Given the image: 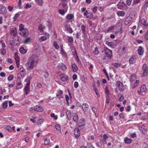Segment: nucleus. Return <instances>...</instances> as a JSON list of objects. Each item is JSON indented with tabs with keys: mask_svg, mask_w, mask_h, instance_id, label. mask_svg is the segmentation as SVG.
<instances>
[{
	"mask_svg": "<svg viewBox=\"0 0 148 148\" xmlns=\"http://www.w3.org/2000/svg\"><path fill=\"white\" fill-rule=\"evenodd\" d=\"M38 57L36 55H32L28 59L26 64V69L30 70L37 65L38 62Z\"/></svg>",
	"mask_w": 148,
	"mask_h": 148,
	"instance_id": "obj_1",
	"label": "nucleus"
},
{
	"mask_svg": "<svg viewBox=\"0 0 148 148\" xmlns=\"http://www.w3.org/2000/svg\"><path fill=\"white\" fill-rule=\"evenodd\" d=\"M105 53L108 59H111L112 56V52L110 49H108L107 47H104Z\"/></svg>",
	"mask_w": 148,
	"mask_h": 148,
	"instance_id": "obj_2",
	"label": "nucleus"
},
{
	"mask_svg": "<svg viewBox=\"0 0 148 148\" xmlns=\"http://www.w3.org/2000/svg\"><path fill=\"white\" fill-rule=\"evenodd\" d=\"M126 4L123 1L120 0L117 5V8L119 9H122L126 6Z\"/></svg>",
	"mask_w": 148,
	"mask_h": 148,
	"instance_id": "obj_3",
	"label": "nucleus"
},
{
	"mask_svg": "<svg viewBox=\"0 0 148 148\" xmlns=\"http://www.w3.org/2000/svg\"><path fill=\"white\" fill-rule=\"evenodd\" d=\"M65 26L66 30L70 34H71L73 32V30L70 27L69 24H68V22H66L65 23Z\"/></svg>",
	"mask_w": 148,
	"mask_h": 148,
	"instance_id": "obj_4",
	"label": "nucleus"
},
{
	"mask_svg": "<svg viewBox=\"0 0 148 148\" xmlns=\"http://www.w3.org/2000/svg\"><path fill=\"white\" fill-rule=\"evenodd\" d=\"M116 86L120 91H123L124 89V87L120 81H118L116 82Z\"/></svg>",
	"mask_w": 148,
	"mask_h": 148,
	"instance_id": "obj_5",
	"label": "nucleus"
},
{
	"mask_svg": "<svg viewBox=\"0 0 148 148\" xmlns=\"http://www.w3.org/2000/svg\"><path fill=\"white\" fill-rule=\"evenodd\" d=\"M21 78L20 77H17V86H16V88L17 89L20 88L23 86V84L21 82Z\"/></svg>",
	"mask_w": 148,
	"mask_h": 148,
	"instance_id": "obj_6",
	"label": "nucleus"
},
{
	"mask_svg": "<svg viewBox=\"0 0 148 148\" xmlns=\"http://www.w3.org/2000/svg\"><path fill=\"white\" fill-rule=\"evenodd\" d=\"M7 10L6 8L4 6L0 4V14H5Z\"/></svg>",
	"mask_w": 148,
	"mask_h": 148,
	"instance_id": "obj_7",
	"label": "nucleus"
},
{
	"mask_svg": "<svg viewBox=\"0 0 148 148\" xmlns=\"http://www.w3.org/2000/svg\"><path fill=\"white\" fill-rule=\"evenodd\" d=\"M22 32L20 33L21 35L23 36H27L29 34L28 31L26 29L22 30Z\"/></svg>",
	"mask_w": 148,
	"mask_h": 148,
	"instance_id": "obj_8",
	"label": "nucleus"
},
{
	"mask_svg": "<svg viewBox=\"0 0 148 148\" xmlns=\"http://www.w3.org/2000/svg\"><path fill=\"white\" fill-rule=\"evenodd\" d=\"M74 134L76 138H78L79 137L80 134V132L78 128H77L75 129Z\"/></svg>",
	"mask_w": 148,
	"mask_h": 148,
	"instance_id": "obj_9",
	"label": "nucleus"
},
{
	"mask_svg": "<svg viewBox=\"0 0 148 148\" xmlns=\"http://www.w3.org/2000/svg\"><path fill=\"white\" fill-rule=\"evenodd\" d=\"M136 56L135 55L133 56L132 57L130 58L129 60V62L130 64H132L136 62Z\"/></svg>",
	"mask_w": 148,
	"mask_h": 148,
	"instance_id": "obj_10",
	"label": "nucleus"
},
{
	"mask_svg": "<svg viewBox=\"0 0 148 148\" xmlns=\"http://www.w3.org/2000/svg\"><path fill=\"white\" fill-rule=\"evenodd\" d=\"M106 44L112 48H114L116 47V44L113 42H109L108 41H106Z\"/></svg>",
	"mask_w": 148,
	"mask_h": 148,
	"instance_id": "obj_11",
	"label": "nucleus"
},
{
	"mask_svg": "<svg viewBox=\"0 0 148 148\" xmlns=\"http://www.w3.org/2000/svg\"><path fill=\"white\" fill-rule=\"evenodd\" d=\"M34 110L38 112H41L43 111V109L41 107L38 106H36V107L34 108Z\"/></svg>",
	"mask_w": 148,
	"mask_h": 148,
	"instance_id": "obj_12",
	"label": "nucleus"
},
{
	"mask_svg": "<svg viewBox=\"0 0 148 148\" xmlns=\"http://www.w3.org/2000/svg\"><path fill=\"white\" fill-rule=\"evenodd\" d=\"M85 121L84 119H80L77 124V126L82 125H85Z\"/></svg>",
	"mask_w": 148,
	"mask_h": 148,
	"instance_id": "obj_13",
	"label": "nucleus"
},
{
	"mask_svg": "<svg viewBox=\"0 0 148 148\" xmlns=\"http://www.w3.org/2000/svg\"><path fill=\"white\" fill-rule=\"evenodd\" d=\"M83 110L84 111H87L88 109V106L86 103H84L82 105Z\"/></svg>",
	"mask_w": 148,
	"mask_h": 148,
	"instance_id": "obj_14",
	"label": "nucleus"
},
{
	"mask_svg": "<svg viewBox=\"0 0 148 148\" xmlns=\"http://www.w3.org/2000/svg\"><path fill=\"white\" fill-rule=\"evenodd\" d=\"M29 83H27L26 84V86L24 88V90L25 91V94L27 95L28 93V92L29 91Z\"/></svg>",
	"mask_w": 148,
	"mask_h": 148,
	"instance_id": "obj_15",
	"label": "nucleus"
},
{
	"mask_svg": "<svg viewBox=\"0 0 148 148\" xmlns=\"http://www.w3.org/2000/svg\"><path fill=\"white\" fill-rule=\"evenodd\" d=\"M117 26H119V28L117 30L115 31L114 34H115L119 33L121 31L122 29V25L121 23H118L117 24Z\"/></svg>",
	"mask_w": 148,
	"mask_h": 148,
	"instance_id": "obj_16",
	"label": "nucleus"
},
{
	"mask_svg": "<svg viewBox=\"0 0 148 148\" xmlns=\"http://www.w3.org/2000/svg\"><path fill=\"white\" fill-rule=\"evenodd\" d=\"M117 24L113 26H111L108 28V29L107 31V32H112V31L114 29V27H117Z\"/></svg>",
	"mask_w": 148,
	"mask_h": 148,
	"instance_id": "obj_17",
	"label": "nucleus"
},
{
	"mask_svg": "<svg viewBox=\"0 0 148 148\" xmlns=\"http://www.w3.org/2000/svg\"><path fill=\"white\" fill-rule=\"evenodd\" d=\"M138 53L139 55H141L143 54L144 53V49L140 46L139 47L138 50Z\"/></svg>",
	"mask_w": 148,
	"mask_h": 148,
	"instance_id": "obj_18",
	"label": "nucleus"
},
{
	"mask_svg": "<svg viewBox=\"0 0 148 148\" xmlns=\"http://www.w3.org/2000/svg\"><path fill=\"white\" fill-rule=\"evenodd\" d=\"M124 141L125 143L130 144L131 143L132 140L131 138H129L127 137H126L124 138Z\"/></svg>",
	"mask_w": 148,
	"mask_h": 148,
	"instance_id": "obj_19",
	"label": "nucleus"
},
{
	"mask_svg": "<svg viewBox=\"0 0 148 148\" xmlns=\"http://www.w3.org/2000/svg\"><path fill=\"white\" fill-rule=\"evenodd\" d=\"M59 68L62 70H65L66 69V66L62 63L59 64L58 65Z\"/></svg>",
	"mask_w": 148,
	"mask_h": 148,
	"instance_id": "obj_20",
	"label": "nucleus"
},
{
	"mask_svg": "<svg viewBox=\"0 0 148 148\" xmlns=\"http://www.w3.org/2000/svg\"><path fill=\"white\" fill-rule=\"evenodd\" d=\"M118 16H124L125 15V13L123 11H119L116 13Z\"/></svg>",
	"mask_w": 148,
	"mask_h": 148,
	"instance_id": "obj_21",
	"label": "nucleus"
},
{
	"mask_svg": "<svg viewBox=\"0 0 148 148\" xmlns=\"http://www.w3.org/2000/svg\"><path fill=\"white\" fill-rule=\"evenodd\" d=\"M71 66L73 69V72H75L77 71L78 68L75 63L72 64L71 65Z\"/></svg>",
	"mask_w": 148,
	"mask_h": 148,
	"instance_id": "obj_22",
	"label": "nucleus"
},
{
	"mask_svg": "<svg viewBox=\"0 0 148 148\" xmlns=\"http://www.w3.org/2000/svg\"><path fill=\"white\" fill-rule=\"evenodd\" d=\"M19 51L21 53L24 54L26 53L27 50L26 49H24V47H21L20 48Z\"/></svg>",
	"mask_w": 148,
	"mask_h": 148,
	"instance_id": "obj_23",
	"label": "nucleus"
},
{
	"mask_svg": "<svg viewBox=\"0 0 148 148\" xmlns=\"http://www.w3.org/2000/svg\"><path fill=\"white\" fill-rule=\"evenodd\" d=\"M68 76L67 75H64L61 78V80L62 81L64 82L68 79Z\"/></svg>",
	"mask_w": 148,
	"mask_h": 148,
	"instance_id": "obj_24",
	"label": "nucleus"
},
{
	"mask_svg": "<svg viewBox=\"0 0 148 148\" xmlns=\"http://www.w3.org/2000/svg\"><path fill=\"white\" fill-rule=\"evenodd\" d=\"M78 117L76 114H75L73 118V121L75 122H77L78 121Z\"/></svg>",
	"mask_w": 148,
	"mask_h": 148,
	"instance_id": "obj_25",
	"label": "nucleus"
},
{
	"mask_svg": "<svg viewBox=\"0 0 148 148\" xmlns=\"http://www.w3.org/2000/svg\"><path fill=\"white\" fill-rule=\"evenodd\" d=\"M66 18L69 20H71L74 17V15L73 14H69L66 16Z\"/></svg>",
	"mask_w": 148,
	"mask_h": 148,
	"instance_id": "obj_26",
	"label": "nucleus"
},
{
	"mask_svg": "<svg viewBox=\"0 0 148 148\" xmlns=\"http://www.w3.org/2000/svg\"><path fill=\"white\" fill-rule=\"evenodd\" d=\"M86 27L84 25H82L81 27V29L82 30L83 34H85L86 33Z\"/></svg>",
	"mask_w": 148,
	"mask_h": 148,
	"instance_id": "obj_27",
	"label": "nucleus"
},
{
	"mask_svg": "<svg viewBox=\"0 0 148 148\" xmlns=\"http://www.w3.org/2000/svg\"><path fill=\"white\" fill-rule=\"evenodd\" d=\"M36 2L40 6L42 5L43 2L42 0H35Z\"/></svg>",
	"mask_w": 148,
	"mask_h": 148,
	"instance_id": "obj_28",
	"label": "nucleus"
},
{
	"mask_svg": "<svg viewBox=\"0 0 148 148\" xmlns=\"http://www.w3.org/2000/svg\"><path fill=\"white\" fill-rule=\"evenodd\" d=\"M143 73L142 74V77H144L146 76L148 73V70L147 69L143 70Z\"/></svg>",
	"mask_w": 148,
	"mask_h": 148,
	"instance_id": "obj_29",
	"label": "nucleus"
},
{
	"mask_svg": "<svg viewBox=\"0 0 148 148\" xmlns=\"http://www.w3.org/2000/svg\"><path fill=\"white\" fill-rule=\"evenodd\" d=\"M146 87L145 85H143L141 87L140 90L142 92H145L146 90Z\"/></svg>",
	"mask_w": 148,
	"mask_h": 148,
	"instance_id": "obj_30",
	"label": "nucleus"
},
{
	"mask_svg": "<svg viewBox=\"0 0 148 148\" xmlns=\"http://www.w3.org/2000/svg\"><path fill=\"white\" fill-rule=\"evenodd\" d=\"M47 39V37L45 36H42L39 38L40 42H42Z\"/></svg>",
	"mask_w": 148,
	"mask_h": 148,
	"instance_id": "obj_31",
	"label": "nucleus"
},
{
	"mask_svg": "<svg viewBox=\"0 0 148 148\" xmlns=\"http://www.w3.org/2000/svg\"><path fill=\"white\" fill-rule=\"evenodd\" d=\"M32 77L31 75H30L29 77H27L25 80V81L27 82V83H29V85H30V81L31 80Z\"/></svg>",
	"mask_w": 148,
	"mask_h": 148,
	"instance_id": "obj_32",
	"label": "nucleus"
},
{
	"mask_svg": "<svg viewBox=\"0 0 148 148\" xmlns=\"http://www.w3.org/2000/svg\"><path fill=\"white\" fill-rule=\"evenodd\" d=\"M8 103L7 101H5L3 103L2 106L4 109L6 108L8 106Z\"/></svg>",
	"mask_w": 148,
	"mask_h": 148,
	"instance_id": "obj_33",
	"label": "nucleus"
},
{
	"mask_svg": "<svg viewBox=\"0 0 148 148\" xmlns=\"http://www.w3.org/2000/svg\"><path fill=\"white\" fill-rule=\"evenodd\" d=\"M54 47L57 49H59V46L56 41H54L53 42Z\"/></svg>",
	"mask_w": 148,
	"mask_h": 148,
	"instance_id": "obj_34",
	"label": "nucleus"
},
{
	"mask_svg": "<svg viewBox=\"0 0 148 148\" xmlns=\"http://www.w3.org/2000/svg\"><path fill=\"white\" fill-rule=\"evenodd\" d=\"M30 42V38H26L24 42V43L25 44H27L29 43Z\"/></svg>",
	"mask_w": 148,
	"mask_h": 148,
	"instance_id": "obj_35",
	"label": "nucleus"
},
{
	"mask_svg": "<svg viewBox=\"0 0 148 148\" xmlns=\"http://www.w3.org/2000/svg\"><path fill=\"white\" fill-rule=\"evenodd\" d=\"M66 115L67 118L69 119V117L70 118L71 115V112L69 110L67 111L66 112Z\"/></svg>",
	"mask_w": 148,
	"mask_h": 148,
	"instance_id": "obj_36",
	"label": "nucleus"
},
{
	"mask_svg": "<svg viewBox=\"0 0 148 148\" xmlns=\"http://www.w3.org/2000/svg\"><path fill=\"white\" fill-rule=\"evenodd\" d=\"M50 140L49 139L46 138L45 139L44 144L45 145H48L49 144Z\"/></svg>",
	"mask_w": 148,
	"mask_h": 148,
	"instance_id": "obj_37",
	"label": "nucleus"
},
{
	"mask_svg": "<svg viewBox=\"0 0 148 148\" xmlns=\"http://www.w3.org/2000/svg\"><path fill=\"white\" fill-rule=\"evenodd\" d=\"M99 53L98 49L97 47H96L93 51V53L95 55H97Z\"/></svg>",
	"mask_w": 148,
	"mask_h": 148,
	"instance_id": "obj_38",
	"label": "nucleus"
},
{
	"mask_svg": "<svg viewBox=\"0 0 148 148\" xmlns=\"http://www.w3.org/2000/svg\"><path fill=\"white\" fill-rule=\"evenodd\" d=\"M136 79V76L134 75H131L130 77V81H133Z\"/></svg>",
	"mask_w": 148,
	"mask_h": 148,
	"instance_id": "obj_39",
	"label": "nucleus"
},
{
	"mask_svg": "<svg viewBox=\"0 0 148 148\" xmlns=\"http://www.w3.org/2000/svg\"><path fill=\"white\" fill-rule=\"evenodd\" d=\"M59 13L62 15H64L66 12L64 11L62 9L60 10L59 11Z\"/></svg>",
	"mask_w": 148,
	"mask_h": 148,
	"instance_id": "obj_40",
	"label": "nucleus"
},
{
	"mask_svg": "<svg viewBox=\"0 0 148 148\" xmlns=\"http://www.w3.org/2000/svg\"><path fill=\"white\" fill-rule=\"evenodd\" d=\"M44 76L45 78H47L49 76V73L47 71H45L44 72Z\"/></svg>",
	"mask_w": 148,
	"mask_h": 148,
	"instance_id": "obj_41",
	"label": "nucleus"
},
{
	"mask_svg": "<svg viewBox=\"0 0 148 148\" xmlns=\"http://www.w3.org/2000/svg\"><path fill=\"white\" fill-rule=\"evenodd\" d=\"M5 128L9 132H11L12 131V128H11V127L9 125H7L5 127Z\"/></svg>",
	"mask_w": 148,
	"mask_h": 148,
	"instance_id": "obj_42",
	"label": "nucleus"
},
{
	"mask_svg": "<svg viewBox=\"0 0 148 148\" xmlns=\"http://www.w3.org/2000/svg\"><path fill=\"white\" fill-rule=\"evenodd\" d=\"M93 16V14L92 13L89 12L88 14V15L86 16V18H91Z\"/></svg>",
	"mask_w": 148,
	"mask_h": 148,
	"instance_id": "obj_43",
	"label": "nucleus"
},
{
	"mask_svg": "<svg viewBox=\"0 0 148 148\" xmlns=\"http://www.w3.org/2000/svg\"><path fill=\"white\" fill-rule=\"evenodd\" d=\"M24 26L23 24H20L19 25V30L21 31H22L25 29L24 28Z\"/></svg>",
	"mask_w": 148,
	"mask_h": 148,
	"instance_id": "obj_44",
	"label": "nucleus"
},
{
	"mask_svg": "<svg viewBox=\"0 0 148 148\" xmlns=\"http://www.w3.org/2000/svg\"><path fill=\"white\" fill-rule=\"evenodd\" d=\"M141 23L143 25L145 26L146 23V21L145 19L143 18L142 20Z\"/></svg>",
	"mask_w": 148,
	"mask_h": 148,
	"instance_id": "obj_45",
	"label": "nucleus"
},
{
	"mask_svg": "<svg viewBox=\"0 0 148 148\" xmlns=\"http://www.w3.org/2000/svg\"><path fill=\"white\" fill-rule=\"evenodd\" d=\"M56 129L58 131H60L61 130V128L59 124L55 125Z\"/></svg>",
	"mask_w": 148,
	"mask_h": 148,
	"instance_id": "obj_46",
	"label": "nucleus"
},
{
	"mask_svg": "<svg viewBox=\"0 0 148 148\" xmlns=\"http://www.w3.org/2000/svg\"><path fill=\"white\" fill-rule=\"evenodd\" d=\"M61 53L62 55L64 56L65 57H67V55L66 52L64 51L63 49L62 48L61 50Z\"/></svg>",
	"mask_w": 148,
	"mask_h": 148,
	"instance_id": "obj_47",
	"label": "nucleus"
},
{
	"mask_svg": "<svg viewBox=\"0 0 148 148\" xmlns=\"http://www.w3.org/2000/svg\"><path fill=\"white\" fill-rule=\"evenodd\" d=\"M13 76L12 75H10L8 77V80L9 81H11L13 79Z\"/></svg>",
	"mask_w": 148,
	"mask_h": 148,
	"instance_id": "obj_48",
	"label": "nucleus"
},
{
	"mask_svg": "<svg viewBox=\"0 0 148 148\" xmlns=\"http://www.w3.org/2000/svg\"><path fill=\"white\" fill-rule=\"evenodd\" d=\"M68 41L69 42H73V38L71 36L69 37L68 39Z\"/></svg>",
	"mask_w": 148,
	"mask_h": 148,
	"instance_id": "obj_49",
	"label": "nucleus"
},
{
	"mask_svg": "<svg viewBox=\"0 0 148 148\" xmlns=\"http://www.w3.org/2000/svg\"><path fill=\"white\" fill-rule=\"evenodd\" d=\"M1 53L3 55H5L6 53V50L4 49H1Z\"/></svg>",
	"mask_w": 148,
	"mask_h": 148,
	"instance_id": "obj_50",
	"label": "nucleus"
},
{
	"mask_svg": "<svg viewBox=\"0 0 148 148\" xmlns=\"http://www.w3.org/2000/svg\"><path fill=\"white\" fill-rule=\"evenodd\" d=\"M97 6H95L92 9V10L93 12L94 13H95L97 12Z\"/></svg>",
	"mask_w": 148,
	"mask_h": 148,
	"instance_id": "obj_51",
	"label": "nucleus"
},
{
	"mask_svg": "<svg viewBox=\"0 0 148 148\" xmlns=\"http://www.w3.org/2000/svg\"><path fill=\"white\" fill-rule=\"evenodd\" d=\"M105 92L106 93L107 95H108L109 94L110 90H109L108 88V87H106L105 88Z\"/></svg>",
	"mask_w": 148,
	"mask_h": 148,
	"instance_id": "obj_52",
	"label": "nucleus"
},
{
	"mask_svg": "<svg viewBox=\"0 0 148 148\" xmlns=\"http://www.w3.org/2000/svg\"><path fill=\"white\" fill-rule=\"evenodd\" d=\"M140 1V0H134L133 1V4H136L138 3Z\"/></svg>",
	"mask_w": 148,
	"mask_h": 148,
	"instance_id": "obj_53",
	"label": "nucleus"
},
{
	"mask_svg": "<svg viewBox=\"0 0 148 148\" xmlns=\"http://www.w3.org/2000/svg\"><path fill=\"white\" fill-rule=\"evenodd\" d=\"M124 97L123 95H121V96L119 97V100L120 101H122L124 100Z\"/></svg>",
	"mask_w": 148,
	"mask_h": 148,
	"instance_id": "obj_54",
	"label": "nucleus"
},
{
	"mask_svg": "<svg viewBox=\"0 0 148 148\" xmlns=\"http://www.w3.org/2000/svg\"><path fill=\"white\" fill-rule=\"evenodd\" d=\"M103 71L105 73L106 75V77H107L108 79V80H109L110 79L109 78V77H108V74H107V73L106 72V70L105 69H103Z\"/></svg>",
	"mask_w": 148,
	"mask_h": 148,
	"instance_id": "obj_55",
	"label": "nucleus"
},
{
	"mask_svg": "<svg viewBox=\"0 0 148 148\" xmlns=\"http://www.w3.org/2000/svg\"><path fill=\"white\" fill-rule=\"evenodd\" d=\"M78 82H75L74 83V86L75 88H77L78 87Z\"/></svg>",
	"mask_w": 148,
	"mask_h": 148,
	"instance_id": "obj_56",
	"label": "nucleus"
},
{
	"mask_svg": "<svg viewBox=\"0 0 148 148\" xmlns=\"http://www.w3.org/2000/svg\"><path fill=\"white\" fill-rule=\"evenodd\" d=\"M36 117L35 116L34 117L33 119H30V121L34 123H36Z\"/></svg>",
	"mask_w": 148,
	"mask_h": 148,
	"instance_id": "obj_57",
	"label": "nucleus"
},
{
	"mask_svg": "<svg viewBox=\"0 0 148 148\" xmlns=\"http://www.w3.org/2000/svg\"><path fill=\"white\" fill-rule=\"evenodd\" d=\"M147 65L145 64H143V66L142 67V69H143V70H146V69H147Z\"/></svg>",
	"mask_w": 148,
	"mask_h": 148,
	"instance_id": "obj_58",
	"label": "nucleus"
},
{
	"mask_svg": "<svg viewBox=\"0 0 148 148\" xmlns=\"http://www.w3.org/2000/svg\"><path fill=\"white\" fill-rule=\"evenodd\" d=\"M19 16V14L18 13H16L15 14L14 16V19L15 20L18 18V17Z\"/></svg>",
	"mask_w": 148,
	"mask_h": 148,
	"instance_id": "obj_59",
	"label": "nucleus"
},
{
	"mask_svg": "<svg viewBox=\"0 0 148 148\" xmlns=\"http://www.w3.org/2000/svg\"><path fill=\"white\" fill-rule=\"evenodd\" d=\"M63 93V92L61 90H59L58 91V92L56 95H62Z\"/></svg>",
	"mask_w": 148,
	"mask_h": 148,
	"instance_id": "obj_60",
	"label": "nucleus"
},
{
	"mask_svg": "<svg viewBox=\"0 0 148 148\" xmlns=\"http://www.w3.org/2000/svg\"><path fill=\"white\" fill-rule=\"evenodd\" d=\"M121 65L117 63H115L114 66L116 68H118L121 66Z\"/></svg>",
	"mask_w": 148,
	"mask_h": 148,
	"instance_id": "obj_61",
	"label": "nucleus"
},
{
	"mask_svg": "<svg viewBox=\"0 0 148 148\" xmlns=\"http://www.w3.org/2000/svg\"><path fill=\"white\" fill-rule=\"evenodd\" d=\"M31 7V5H29L28 3H27L25 8V9H28Z\"/></svg>",
	"mask_w": 148,
	"mask_h": 148,
	"instance_id": "obj_62",
	"label": "nucleus"
},
{
	"mask_svg": "<svg viewBox=\"0 0 148 148\" xmlns=\"http://www.w3.org/2000/svg\"><path fill=\"white\" fill-rule=\"evenodd\" d=\"M89 24L90 26L92 27H93L94 26V24L92 23L91 21H90L89 22Z\"/></svg>",
	"mask_w": 148,
	"mask_h": 148,
	"instance_id": "obj_63",
	"label": "nucleus"
},
{
	"mask_svg": "<svg viewBox=\"0 0 148 148\" xmlns=\"http://www.w3.org/2000/svg\"><path fill=\"white\" fill-rule=\"evenodd\" d=\"M43 119H40L38 121V125L41 124L42 123V122H43Z\"/></svg>",
	"mask_w": 148,
	"mask_h": 148,
	"instance_id": "obj_64",
	"label": "nucleus"
}]
</instances>
